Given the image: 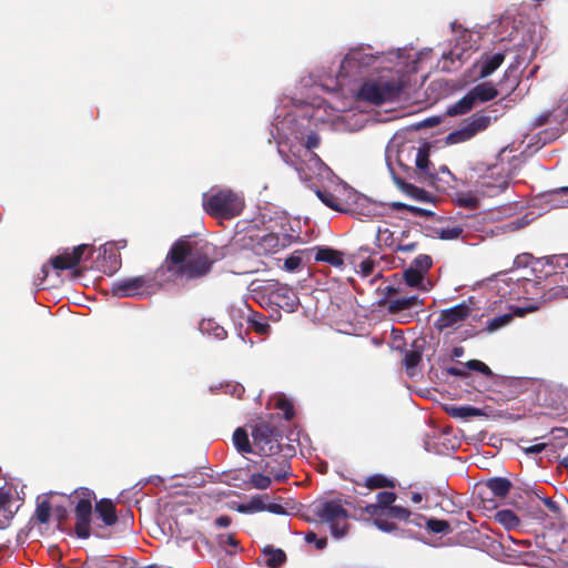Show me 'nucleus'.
<instances>
[{"instance_id": "1", "label": "nucleus", "mask_w": 568, "mask_h": 568, "mask_svg": "<svg viewBox=\"0 0 568 568\" xmlns=\"http://www.w3.org/2000/svg\"><path fill=\"white\" fill-rule=\"evenodd\" d=\"M215 246L197 242L189 236L176 240L170 247L162 264L143 275L118 280L111 292L118 297H148L171 284H192L210 275L217 262Z\"/></svg>"}, {"instance_id": "2", "label": "nucleus", "mask_w": 568, "mask_h": 568, "mask_svg": "<svg viewBox=\"0 0 568 568\" xmlns=\"http://www.w3.org/2000/svg\"><path fill=\"white\" fill-rule=\"evenodd\" d=\"M203 210L217 220H232L239 216L244 207V197L227 187H212L202 197Z\"/></svg>"}, {"instance_id": "3", "label": "nucleus", "mask_w": 568, "mask_h": 568, "mask_svg": "<svg viewBox=\"0 0 568 568\" xmlns=\"http://www.w3.org/2000/svg\"><path fill=\"white\" fill-rule=\"evenodd\" d=\"M400 80H367L364 81L357 91V99L375 105H382L386 102L397 100L403 91Z\"/></svg>"}, {"instance_id": "4", "label": "nucleus", "mask_w": 568, "mask_h": 568, "mask_svg": "<svg viewBox=\"0 0 568 568\" xmlns=\"http://www.w3.org/2000/svg\"><path fill=\"white\" fill-rule=\"evenodd\" d=\"M314 514L321 521L329 524L334 537L341 538L346 535L348 513L339 500H328L316 505Z\"/></svg>"}, {"instance_id": "5", "label": "nucleus", "mask_w": 568, "mask_h": 568, "mask_svg": "<svg viewBox=\"0 0 568 568\" xmlns=\"http://www.w3.org/2000/svg\"><path fill=\"white\" fill-rule=\"evenodd\" d=\"M253 445L256 453L273 456L281 452L282 434L280 429L266 422H260L252 429Z\"/></svg>"}, {"instance_id": "6", "label": "nucleus", "mask_w": 568, "mask_h": 568, "mask_svg": "<svg viewBox=\"0 0 568 568\" xmlns=\"http://www.w3.org/2000/svg\"><path fill=\"white\" fill-rule=\"evenodd\" d=\"M490 122V116L484 111L476 112L467 119H464L459 129L454 130L447 135V143L457 144L466 142L479 132L485 131L489 126Z\"/></svg>"}, {"instance_id": "7", "label": "nucleus", "mask_w": 568, "mask_h": 568, "mask_svg": "<svg viewBox=\"0 0 568 568\" xmlns=\"http://www.w3.org/2000/svg\"><path fill=\"white\" fill-rule=\"evenodd\" d=\"M511 488V483L505 477H494L477 486V495L484 508L495 509L498 501L506 498Z\"/></svg>"}, {"instance_id": "8", "label": "nucleus", "mask_w": 568, "mask_h": 568, "mask_svg": "<svg viewBox=\"0 0 568 568\" xmlns=\"http://www.w3.org/2000/svg\"><path fill=\"white\" fill-rule=\"evenodd\" d=\"M80 499L75 505V535L81 539H88L91 535V515H92V503L91 499L94 497V493L89 488H80Z\"/></svg>"}, {"instance_id": "9", "label": "nucleus", "mask_w": 568, "mask_h": 568, "mask_svg": "<svg viewBox=\"0 0 568 568\" xmlns=\"http://www.w3.org/2000/svg\"><path fill=\"white\" fill-rule=\"evenodd\" d=\"M264 292L267 294L270 303L286 312H294L300 304L298 296L293 288L278 282H268L264 286Z\"/></svg>"}, {"instance_id": "10", "label": "nucleus", "mask_w": 568, "mask_h": 568, "mask_svg": "<svg viewBox=\"0 0 568 568\" xmlns=\"http://www.w3.org/2000/svg\"><path fill=\"white\" fill-rule=\"evenodd\" d=\"M471 312V307L466 302H462L453 307L442 310L434 325L442 332L459 325L470 316Z\"/></svg>"}, {"instance_id": "11", "label": "nucleus", "mask_w": 568, "mask_h": 568, "mask_svg": "<svg viewBox=\"0 0 568 568\" xmlns=\"http://www.w3.org/2000/svg\"><path fill=\"white\" fill-rule=\"evenodd\" d=\"M376 60L373 54L364 53L362 50L349 51L341 63L339 74L352 77L356 74V69L371 67Z\"/></svg>"}, {"instance_id": "12", "label": "nucleus", "mask_w": 568, "mask_h": 568, "mask_svg": "<svg viewBox=\"0 0 568 568\" xmlns=\"http://www.w3.org/2000/svg\"><path fill=\"white\" fill-rule=\"evenodd\" d=\"M287 243L288 240L286 235L267 233L257 239L253 244V250L257 255L274 254L286 247Z\"/></svg>"}, {"instance_id": "13", "label": "nucleus", "mask_w": 568, "mask_h": 568, "mask_svg": "<svg viewBox=\"0 0 568 568\" xmlns=\"http://www.w3.org/2000/svg\"><path fill=\"white\" fill-rule=\"evenodd\" d=\"M88 245L81 244L75 246L72 252H64L60 255L50 258V264L54 270L64 271L77 267L87 251Z\"/></svg>"}, {"instance_id": "14", "label": "nucleus", "mask_w": 568, "mask_h": 568, "mask_svg": "<svg viewBox=\"0 0 568 568\" xmlns=\"http://www.w3.org/2000/svg\"><path fill=\"white\" fill-rule=\"evenodd\" d=\"M100 267L108 275L114 274L121 266V255L113 243H105L101 246Z\"/></svg>"}, {"instance_id": "15", "label": "nucleus", "mask_w": 568, "mask_h": 568, "mask_svg": "<svg viewBox=\"0 0 568 568\" xmlns=\"http://www.w3.org/2000/svg\"><path fill=\"white\" fill-rule=\"evenodd\" d=\"M261 467L264 473L273 476L276 481L282 483L287 479L291 465L285 457L280 456L278 458L266 460Z\"/></svg>"}, {"instance_id": "16", "label": "nucleus", "mask_w": 568, "mask_h": 568, "mask_svg": "<svg viewBox=\"0 0 568 568\" xmlns=\"http://www.w3.org/2000/svg\"><path fill=\"white\" fill-rule=\"evenodd\" d=\"M387 304V311L389 314H398L405 310H412L415 307H419L423 305V300H420L417 295H412L407 297H400L396 300H392L387 302L386 298H383L378 302L379 306H384Z\"/></svg>"}, {"instance_id": "17", "label": "nucleus", "mask_w": 568, "mask_h": 568, "mask_svg": "<svg viewBox=\"0 0 568 568\" xmlns=\"http://www.w3.org/2000/svg\"><path fill=\"white\" fill-rule=\"evenodd\" d=\"M551 439L547 443L548 456L558 459L560 457L559 450L564 449L568 444V429L565 427H556L550 432Z\"/></svg>"}, {"instance_id": "18", "label": "nucleus", "mask_w": 568, "mask_h": 568, "mask_svg": "<svg viewBox=\"0 0 568 568\" xmlns=\"http://www.w3.org/2000/svg\"><path fill=\"white\" fill-rule=\"evenodd\" d=\"M505 54L501 52H497L494 54L485 53L481 55L477 67L479 68L478 75L479 78H487L493 74L504 62Z\"/></svg>"}, {"instance_id": "19", "label": "nucleus", "mask_w": 568, "mask_h": 568, "mask_svg": "<svg viewBox=\"0 0 568 568\" xmlns=\"http://www.w3.org/2000/svg\"><path fill=\"white\" fill-rule=\"evenodd\" d=\"M95 513L105 526H113L118 523L115 505L111 499L103 498L97 501Z\"/></svg>"}, {"instance_id": "20", "label": "nucleus", "mask_w": 568, "mask_h": 568, "mask_svg": "<svg viewBox=\"0 0 568 568\" xmlns=\"http://www.w3.org/2000/svg\"><path fill=\"white\" fill-rule=\"evenodd\" d=\"M315 261L325 262L332 266L341 267L344 265V253L328 246L317 247Z\"/></svg>"}, {"instance_id": "21", "label": "nucleus", "mask_w": 568, "mask_h": 568, "mask_svg": "<svg viewBox=\"0 0 568 568\" xmlns=\"http://www.w3.org/2000/svg\"><path fill=\"white\" fill-rule=\"evenodd\" d=\"M469 93L475 100V103L488 102L498 95V90L490 82H484L471 88Z\"/></svg>"}, {"instance_id": "22", "label": "nucleus", "mask_w": 568, "mask_h": 568, "mask_svg": "<svg viewBox=\"0 0 568 568\" xmlns=\"http://www.w3.org/2000/svg\"><path fill=\"white\" fill-rule=\"evenodd\" d=\"M568 113L566 112H562V111H559V110H551V111H546V112H542L540 114H538L534 120H532V128H539V126H542V125H546V124H560L566 115Z\"/></svg>"}, {"instance_id": "23", "label": "nucleus", "mask_w": 568, "mask_h": 568, "mask_svg": "<svg viewBox=\"0 0 568 568\" xmlns=\"http://www.w3.org/2000/svg\"><path fill=\"white\" fill-rule=\"evenodd\" d=\"M475 100L469 91L459 99L456 103L448 106L446 114L448 116L462 115L468 113L475 106Z\"/></svg>"}, {"instance_id": "24", "label": "nucleus", "mask_w": 568, "mask_h": 568, "mask_svg": "<svg viewBox=\"0 0 568 568\" xmlns=\"http://www.w3.org/2000/svg\"><path fill=\"white\" fill-rule=\"evenodd\" d=\"M494 519L496 523L500 524L505 529L511 530L520 525V520L517 515L510 509H501L498 510L494 515Z\"/></svg>"}, {"instance_id": "25", "label": "nucleus", "mask_w": 568, "mask_h": 568, "mask_svg": "<svg viewBox=\"0 0 568 568\" xmlns=\"http://www.w3.org/2000/svg\"><path fill=\"white\" fill-rule=\"evenodd\" d=\"M233 444L239 453H254L253 446L248 439V434L243 427H237L233 433Z\"/></svg>"}, {"instance_id": "26", "label": "nucleus", "mask_w": 568, "mask_h": 568, "mask_svg": "<svg viewBox=\"0 0 568 568\" xmlns=\"http://www.w3.org/2000/svg\"><path fill=\"white\" fill-rule=\"evenodd\" d=\"M364 486L368 489L394 488L395 481L382 474H374L365 478Z\"/></svg>"}, {"instance_id": "27", "label": "nucleus", "mask_w": 568, "mask_h": 568, "mask_svg": "<svg viewBox=\"0 0 568 568\" xmlns=\"http://www.w3.org/2000/svg\"><path fill=\"white\" fill-rule=\"evenodd\" d=\"M200 329L203 333H206L209 335H212L216 339H224L227 336L226 331L224 327L219 325L214 320H203L200 323Z\"/></svg>"}, {"instance_id": "28", "label": "nucleus", "mask_w": 568, "mask_h": 568, "mask_svg": "<svg viewBox=\"0 0 568 568\" xmlns=\"http://www.w3.org/2000/svg\"><path fill=\"white\" fill-rule=\"evenodd\" d=\"M446 412L454 418H469L483 415L481 409L469 405L453 406L447 408Z\"/></svg>"}, {"instance_id": "29", "label": "nucleus", "mask_w": 568, "mask_h": 568, "mask_svg": "<svg viewBox=\"0 0 568 568\" xmlns=\"http://www.w3.org/2000/svg\"><path fill=\"white\" fill-rule=\"evenodd\" d=\"M418 519L425 520L426 528L434 534H448L452 531L450 525L447 520L426 518L424 516H418Z\"/></svg>"}, {"instance_id": "30", "label": "nucleus", "mask_w": 568, "mask_h": 568, "mask_svg": "<svg viewBox=\"0 0 568 568\" xmlns=\"http://www.w3.org/2000/svg\"><path fill=\"white\" fill-rule=\"evenodd\" d=\"M317 197L329 209L343 212V203L339 197L328 190H316Z\"/></svg>"}, {"instance_id": "31", "label": "nucleus", "mask_w": 568, "mask_h": 568, "mask_svg": "<svg viewBox=\"0 0 568 568\" xmlns=\"http://www.w3.org/2000/svg\"><path fill=\"white\" fill-rule=\"evenodd\" d=\"M423 357V346L417 344V341L414 342L413 349L406 352L404 356V365L406 369L415 368L420 362Z\"/></svg>"}, {"instance_id": "32", "label": "nucleus", "mask_w": 568, "mask_h": 568, "mask_svg": "<svg viewBox=\"0 0 568 568\" xmlns=\"http://www.w3.org/2000/svg\"><path fill=\"white\" fill-rule=\"evenodd\" d=\"M52 506L48 499L38 500L33 519L40 524H48L50 520Z\"/></svg>"}, {"instance_id": "33", "label": "nucleus", "mask_w": 568, "mask_h": 568, "mask_svg": "<svg viewBox=\"0 0 568 568\" xmlns=\"http://www.w3.org/2000/svg\"><path fill=\"white\" fill-rule=\"evenodd\" d=\"M280 154L285 163L292 165L297 171L301 180H303V181L311 180V176L307 174V172L305 171V169L303 166V161L298 156H296V155L292 156L290 154L284 153L282 150H280Z\"/></svg>"}, {"instance_id": "34", "label": "nucleus", "mask_w": 568, "mask_h": 568, "mask_svg": "<svg viewBox=\"0 0 568 568\" xmlns=\"http://www.w3.org/2000/svg\"><path fill=\"white\" fill-rule=\"evenodd\" d=\"M429 151H430L429 145L424 144L423 146H420L417 150V153H416L415 164H416V168L423 173H428V169H429V164H430Z\"/></svg>"}, {"instance_id": "35", "label": "nucleus", "mask_w": 568, "mask_h": 568, "mask_svg": "<svg viewBox=\"0 0 568 568\" xmlns=\"http://www.w3.org/2000/svg\"><path fill=\"white\" fill-rule=\"evenodd\" d=\"M263 552L265 555H268L270 557L267 558V566L271 567V568H278L281 567L285 560H286V555L285 552L282 550V549H273L271 547H266Z\"/></svg>"}, {"instance_id": "36", "label": "nucleus", "mask_w": 568, "mask_h": 568, "mask_svg": "<svg viewBox=\"0 0 568 568\" xmlns=\"http://www.w3.org/2000/svg\"><path fill=\"white\" fill-rule=\"evenodd\" d=\"M321 139L320 135L315 132H311L305 140L304 143V152L305 156H308L310 160L321 161L317 154L313 153L312 150L320 145Z\"/></svg>"}, {"instance_id": "37", "label": "nucleus", "mask_w": 568, "mask_h": 568, "mask_svg": "<svg viewBox=\"0 0 568 568\" xmlns=\"http://www.w3.org/2000/svg\"><path fill=\"white\" fill-rule=\"evenodd\" d=\"M462 233L463 227L460 226L433 229L434 236L440 240H456L462 235Z\"/></svg>"}, {"instance_id": "38", "label": "nucleus", "mask_w": 568, "mask_h": 568, "mask_svg": "<svg viewBox=\"0 0 568 568\" xmlns=\"http://www.w3.org/2000/svg\"><path fill=\"white\" fill-rule=\"evenodd\" d=\"M248 484L256 489L264 490L271 486L272 479H271L270 475L256 473V474L251 475V477L248 479Z\"/></svg>"}, {"instance_id": "39", "label": "nucleus", "mask_w": 568, "mask_h": 568, "mask_svg": "<svg viewBox=\"0 0 568 568\" xmlns=\"http://www.w3.org/2000/svg\"><path fill=\"white\" fill-rule=\"evenodd\" d=\"M404 191L410 195L412 197L418 200V201H423V202H427L430 200V195L429 193L424 190V189H420L414 184H410V183H405L404 184Z\"/></svg>"}, {"instance_id": "40", "label": "nucleus", "mask_w": 568, "mask_h": 568, "mask_svg": "<svg viewBox=\"0 0 568 568\" xmlns=\"http://www.w3.org/2000/svg\"><path fill=\"white\" fill-rule=\"evenodd\" d=\"M409 231L402 232V239L398 241L396 246L394 247L395 252L410 253L417 250L418 242H404V237H408Z\"/></svg>"}, {"instance_id": "41", "label": "nucleus", "mask_w": 568, "mask_h": 568, "mask_svg": "<svg viewBox=\"0 0 568 568\" xmlns=\"http://www.w3.org/2000/svg\"><path fill=\"white\" fill-rule=\"evenodd\" d=\"M423 278H424V274L420 271H417L413 267H410L404 272V280L408 286H412V287L418 286L423 282Z\"/></svg>"}, {"instance_id": "42", "label": "nucleus", "mask_w": 568, "mask_h": 568, "mask_svg": "<svg viewBox=\"0 0 568 568\" xmlns=\"http://www.w3.org/2000/svg\"><path fill=\"white\" fill-rule=\"evenodd\" d=\"M248 324L250 327L258 334H267L271 329L270 324L256 314H254L253 317L248 320Z\"/></svg>"}, {"instance_id": "43", "label": "nucleus", "mask_w": 568, "mask_h": 568, "mask_svg": "<svg viewBox=\"0 0 568 568\" xmlns=\"http://www.w3.org/2000/svg\"><path fill=\"white\" fill-rule=\"evenodd\" d=\"M511 320H513L511 314H504V315L497 316L487 323L486 328L488 332H495V331L504 327L508 323H510Z\"/></svg>"}, {"instance_id": "44", "label": "nucleus", "mask_w": 568, "mask_h": 568, "mask_svg": "<svg viewBox=\"0 0 568 568\" xmlns=\"http://www.w3.org/2000/svg\"><path fill=\"white\" fill-rule=\"evenodd\" d=\"M268 499L270 496L267 494L251 497L248 505L252 513L265 511V503L268 501Z\"/></svg>"}, {"instance_id": "45", "label": "nucleus", "mask_w": 568, "mask_h": 568, "mask_svg": "<svg viewBox=\"0 0 568 568\" xmlns=\"http://www.w3.org/2000/svg\"><path fill=\"white\" fill-rule=\"evenodd\" d=\"M413 268L420 271L424 274L432 267L433 261L429 255L420 254L413 261Z\"/></svg>"}, {"instance_id": "46", "label": "nucleus", "mask_w": 568, "mask_h": 568, "mask_svg": "<svg viewBox=\"0 0 568 568\" xmlns=\"http://www.w3.org/2000/svg\"><path fill=\"white\" fill-rule=\"evenodd\" d=\"M548 199L552 203L560 202L561 205H568V200H561V197L568 195V186L558 187L548 192Z\"/></svg>"}, {"instance_id": "47", "label": "nucleus", "mask_w": 568, "mask_h": 568, "mask_svg": "<svg viewBox=\"0 0 568 568\" xmlns=\"http://www.w3.org/2000/svg\"><path fill=\"white\" fill-rule=\"evenodd\" d=\"M276 408L284 413L286 420L293 419L295 415L294 406L287 398H280L276 403Z\"/></svg>"}, {"instance_id": "48", "label": "nucleus", "mask_w": 568, "mask_h": 568, "mask_svg": "<svg viewBox=\"0 0 568 568\" xmlns=\"http://www.w3.org/2000/svg\"><path fill=\"white\" fill-rule=\"evenodd\" d=\"M467 368L481 373L483 375L490 377L493 371L481 361L470 359L466 363Z\"/></svg>"}, {"instance_id": "49", "label": "nucleus", "mask_w": 568, "mask_h": 568, "mask_svg": "<svg viewBox=\"0 0 568 568\" xmlns=\"http://www.w3.org/2000/svg\"><path fill=\"white\" fill-rule=\"evenodd\" d=\"M539 499L542 503V505L545 506V508L548 510V513L545 514V516H551L555 518L559 517L560 507L558 506V504L556 501H554L549 497H539Z\"/></svg>"}, {"instance_id": "50", "label": "nucleus", "mask_w": 568, "mask_h": 568, "mask_svg": "<svg viewBox=\"0 0 568 568\" xmlns=\"http://www.w3.org/2000/svg\"><path fill=\"white\" fill-rule=\"evenodd\" d=\"M396 494L393 491H381L377 494V504L381 508H389L396 500Z\"/></svg>"}, {"instance_id": "51", "label": "nucleus", "mask_w": 568, "mask_h": 568, "mask_svg": "<svg viewBox=\"0 0 568 568\" xmlns=\"http://www.w3.org/2000/svg\"><path fill=\"white\" fill-rule=\"evenodd\" d=\"M387 515L389 517L407 521L409 519L412 513L407 508L393 505L388 508Z\"/></svg>"}, {"instance_id": "52", "label": "nucleus", "mask_w": 568, "mask_h": 568, "mask_svg": "<svg viewBox=\"0 0 568 568\" xmlns=\"http://www.w3.org/2000/svg\"><path fill=\"white\" fill-rule=\"evenodd\" d=\"M457 204L462 207L475 210L479 206V200L471 194H466L457 197Z\"/></svg>"}, {"instance_id": "53", "label": "nucleus", "mask_w": 568, "mask_h": 568, "mask_svg": "<svg viewBox=\"0 0 568 568\" xmlns=\"http://www.w3.org/2000/svg\"><path fill=\"white\" fill-rule=\"evenodd\" d=\"M374 525L385 532H392L397 529V526L394 523L381 517H376L374 519Z\"/></svg>"}, {"instance_id": "54", "label": "nucleus", "mask_w": 568, "mask_h": 568, "mask_svg": "<svg viewBox=\"0 0 568 568\" xmlns=\"http://www.w3.org/2000/svg\"><path fill=\"white\" fill-rule=\"evenodd\" d=\"M305 540L310 544L315 542V547L318 550H322L327 546V539L325 537L317 538L316 534L311 530L305 534Z\"/></svg>"}, {"instance_id": "55", "label": "nucleus", "mask_w": 568, "mask_h": 568, "mask_svg": "<svg viewBox=\"0 0 568 568\" xmlns=\"http://www.w3.org/2000/svg\"><path fill=\"white\" fill-rule=\"evenodd\" d=\"M375 268V262L371 258H366L359 264V272L363 276H369L373 274Z\"/></svg>"}, {"instance_id": "56", "label": "nucleus", "mask_w": 568, "mask_h": 568, "mask_svg": "<svg viewBox=\"0 0 568 568\" xmlns=\"http://www.w3.org/2000/svg\"><path fill=\"white\" fill-rule=\"evenodd\" d=\"M302 258L300 256L292 255L284 262V268L288 272H293L300 267Z\"/></svg>"}, {"instance_id": "57", "label": "nucleus", "mask_w": 568, "mask_h": 568, "mask_svg": "<svg viewBox=\"0 0 568 568\" xmlns=\"http://www.w3.org/2000/svg\"><path fill=\"white\" fill-rule=\"evenodd\" d=\"M12 496L9 490L3 487L0 488V510H6L9 504L11 503Z\"/></svg>"}, {"instance_id": "58", "label": "nucleus", "mask_w": 568, "mask_h": 568, "mask_svg": "<svg viewBox=\"0 0 568 568\" xmlns=\"http://www.w3.org/2000/svg\"><path fill=\"white\" fill-rule=\"evenodd\" d=\"M265 511H270L275 515H285L286 510L285 508L277 503H265Z\"/></svg>"}, {"instance_id": "59", "label": "nucleus", "mask_w": 568, "mask_h": 568, "mask_svg": "<svg viewBox=\"0 0 568 568\" xmlns=\"http://www.w3.org/2000/svg\"><path fill=\"white\" fill-rule=\"evenodd\" d=\"M548 447H549V445H547V443H540V444H536V445L526 447V448H524V450L527 455H534V454H539L542 450L548 452Z\"/></svg>"}, {"instance_id": "60", "label": "nucleus", "mask_w": 568, "mask_h": 568, "mask_svg": "<svg viewBox=\"0 0 568 568\" xmlns=\"http://www.w3.org/2000/svg\"><path fill=\"white\" fill-rule=\"evenodd\" d=\"M540 134L544 135L542 139H544V142L546 143V142H550V141L556 140L557 138H559L560 130L559 129H555V130L551 129L550 131L545 130V131L540 132Z\"/></svg>"}, {"instance_id": "61", "label": "nucleus", "mask_w": 568, "mask_h": 568, "mask_svg": "<svg viewBox=\"0 0 568 568\" xmlns=\"http://www.w3.org/2000/svg\"><path fill=\"white\" fill-rule=\"evenodd\" d=\"M232 523V519L227 515H221L215 519V526L219 528H227Z\"/></svg>"}, {"instance_id": "62", "label": "nucleus", "mask_w": 568, "mask_h": 568, "mask_svg": "<svg viewBox=\"0 0 568 568\" xmlns=\"http://www.w3.org/2000/svg\"><path fill=\"white\" fill-rule=\"evenodd\" d=\"M408 212L413 213L416 216H430V215H434V213L428 211V210H425V209H422V207H418V206H413V205L409 206V211Z\"/></svg>"}, {"instance_id": "63", "label": "nucleus", "mask_w": 568, "mask_h": 568, "mask_svg": "<svg viewBox=\"0 0 568 568\" xmlns=\"http://www.w3.org/2000/svg\"><path fill=\"white\" fill-rule=\"evenodd\" d=\"M54 514L57 516V520H58L59 525H61L67 519V516H68V511L63 506H58L54 509Z\"/></svg>"}, {"instance_id": "64", "label": "nucleus", "mask_w": 568, "mask_h": 568, "mask_svg": "<svg viewBox=\"0 0 568 568\" xmlns=\"http://www.w3.org/2000/svg\"><path fill=\"white\" fill-rule=\"evenodd\" d=\"M381 509L378 504H369L363 508V510L369 516H376Z\"/></svg>"}]
</instances>
